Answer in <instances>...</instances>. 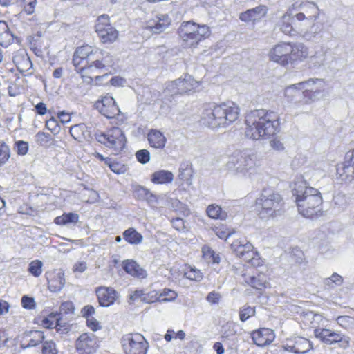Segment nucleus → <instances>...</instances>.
Masks as SVG:
<instances>
[{
  "instance_id": "obj_1",
  "label": "nucleus",
  "mask_w": 354,
  "mask_h": 354,
  "mask_svg": "<svg viewBox=\"0 0 354 354\" xmlns=\"http://www.w3.org/2000/svg\"><path fill=\"white\" fill-rule=\"evenodd\" d=\"M245 124V136L254 140L269 139L279 131V115L266 109H257L248 113Z\"/></svg>"
},
{
  "instance_id": "obj_2",
  "label": "nucleus",
  "mask_w": 354,
  "mask_h": 354,
  "mask_svg": "<svg viewBox=\"0 0 354 354\" xmlns=\"http://www.w3.org/2000/svg\"><path fill=\"white\" fill-rule=\"evenodd\" d=\"M239 116V108L233 102L209 104L203 111L201 122L212 129L226 127L235 122Z\"/></svg>"
},
{
  "instance_id": "obj_3",
  "label": "nucleus",
  "mask_w": 354,
  "mask_h": 354,
  "mask_svg": "<svg viewBox=\"0 0 354 354\" xmlns=\"http://www.w3.org/2000/svg\"><path fill=\"white\" fill-rule=\"evenodd\" d=\"M292 194L300 214L304 217H312L319 211L322 203V198L319 192L307 185L306 181L298 179L295 183Z\"/></svg>"
},
{
  "instance_id": "obj_4",
  "label": "nucleus",
  "mask_w": 354,
  "mask_h": 354,
  "mask_svg": "<svg viewBox=\"0 0 354 354\" xmlns=\"http://www.w3.org/2000/svg\"><path fill=\"white\" fill-rule=\"evenodd\" d=\"M280 30L286 35L290 37H299L308 41H315L322 38L325 32V24H314L310 30L303 28L297 20L295 19L292 12L288 9L280 18L278 22Z\"/></svg>"
},
{
  "instance_id": "obj_5",
  "label": "nucleus",
  "mask_w": 354,
  "mask_h": 354,
  "mask_svg": "<svg viewBox=\"0 0 354 354\" xmlns=\"http://www.w3.org/2000/svg\"><path fill=\"white\" fill-rule=\"evenodd\" d=\"M292 12L295 19L303 28L310 30L314 24H323L317 20L319 17L320 10L318 6L313 1L296 2L289 7Z\"/></svg>"
},
{
  "instance_id": "obj_6",
  "label": "nucleus",
  "mask_w": 354,
  "mask_h": 354,
  "mask_svg": "<svg viewBox=\"0 0 354 354\" xmlns=\"http://www.w3.org/2000/svg\"><path fill=\"white\" fill-rule=\"evenodd\" d=\"M282 205L281 195L269 189H264L256 201V209L263 219L279 215Z\"/></svg>"
},
{
  "instance_id": "obj_7",
  "label": "nucleus",
  "mask_w": 354,
  "mask_h": 354,
  "mask_svg": "<svg viewBox=\"0 0 354 354\" xmlns=\"http://www.w3.org/2000/svg\"><path fill=\"white\" fill-rule=\"evenodd\" d=\"M256 165L257 157L248 150L235 151L226 163L228 170L243 176L254 172Z\"/></svg>"
},
{
  "instance_id": "obj_8",
  "label": "nucleus",
  "mask_w": 354,
  "mask_h": 354,
  "mask_svg": "<svg viewBox=\"0 0 354 354\" xmlns=\"http://www.w3.org/2000/svg\"><path fill=\"white\" fill-rule=\"evenodd\" d=\"M209 27L206 25H199L192 21H184L178 28V35L189 47L196 46L201 41L210 35Z\"/></svg>"
},
{
  "instance_id": "obj_9",
  "label": "nucleus",
  "mask_w": 354,
  "mask_h": 354,
  "mask_svg": "<svg viewBox=\"0 0 354 354\" xmlns=\"http://www.w3.org/2000/svg\"><path fill=\"white\" fill-rule=\"evenodd\" d=\"M324 86V82L322 79H309L287 87L285 95L288 97L295 95L299 94V90L304 88L303 95L306 99V103H310L319 98Z\"/></svg>"
},
{
  "instance_id": "obj_10",
  "label": "nucleus",
  "mask_w": 354,
  "mask_h": 354,
  "mask_svg": "<svg viewBox=\"0 0 354 354\" xmlns=\"http://www.w3.org/2000/svg\"><path fill=\"white\" fill-rule=\"evenodd\" d=\"M95 137L97 142L116 153L124 148L127 142L123 131L119 127H113L105 133H96Z\"/></svg>"
},
{
  "instance_id": "obj_11",
  "label": "nucleus",
  "mask_w": 354,
  "mask_h": 354,
  "mask_svg": "<svg viewBox=\"0 0 354 354\" xmlns=\"http://www.w3.org/2000/svg\"><path fill=\"white\" fill-rule=\"evenodd\" d=\"M231 248L237 257L250 263L252 266H259L261 264L259 254L254 250L252 244L247 240H236L231 244Z\"/></svg>"
},
{
  "instance_id": "obj_12",
  "label": "nucleus",
  "mask_w": 354,
  "mask_h": 354,
  "mask_svg": "<svg viewBox=\"0 0 354 354\" xmlns=\"http://www.w3.org/2000/svg\"><path fill=\"white\" fill-rule=\"evenodd\" d=\"M122 344L126 354H146L148 348V342L140 333L124 335Z\"/></svg>"
},
{
  "instance_id": "obj_13",
  "label": "nucleus",
  "mask_w": 354,
  "mask_h": 354,
  "mask_svg": "<svg viewBox=\"0 0 354 354\" xmlns=\"http://www.w3.org/2000/svg\"><path fill=\"white\" fill-rule=\"evenodd\" d=\"M91 65H89L85 70H91V74L95 70L109 71L115 70V60L113 57L106 51L95 50Z\"/></svg>"
},
{
  "instance_id": "obj_14",
  "label": "nucleus",
  "mask_w": 354,
  "mask_h": 354,
  "mask_svg": "<svg viewBox=\"0 0 354 354\" xmlns=\"http://www.w3.org/2000/svg\"><path fill=\"white\" fill-rule=\"evenodd\" d=\"M75 346L78 354H93L99 346L97 337L91 333L81 334Z\"/></svg>"
},
{
  "instance_id": "obj_15",
  "label": "nucleus",
  "mask_w": 354,
  "mask_h": 354,
  "mask_svg": "<svg viewBox=\"0 0 354 354\" xmlns=\"http://www.w3.org/2000/svg\"><path fill=\"white\" fill-rule=\"evenodd\" d=\"M337 178L345 183H352L354 181V148L352 151L346 153L345 162L337 165Z\"/></svg>"
},
{
  "instance_id": "obj_16",
  "label": "nucleus",
  "mask_w": 354,
  "mask_h": 354,
  "mask_svg": "<svg viewBox=\"0 0 354 354\" xmlns=\"http://www.w3.org/2000/svg\"><path fill=\"white\" fill-rule=\"evenodd\" d=\"M95 106L102 115L109 119L114 118L120 113V110L114 98L109 95L97 101Z\"/></svg>"
},
{
  "instance_id": "obj_17",
  "label": "nucleus",
  "mask_w": 354,
  "mask_h": 354,
  "mask_svg": "<svg viewBox=\"0 0 354 354\" xmlns=\"http://www.w3.org/2000/svg\"><path fill=\"white\" fill-rule=\"evenodd\" d=\"M285 350L296 354H304L313 347L311 342L302 337H293L286 339L283 344Z\"/></svg>"
},
{
  "instance_id": "obj_18",
  "label": "nucleus",
  "mask_w": 354,
  "mask_h": 354,
  "mask_svg": "<svg viewBox=\"0 0 354 354\" xmlns=\"http://www.w3.org/2000/svg\"><path fill=\"white\" fill-rule=\"evenodd\" d=\"M289 42H279L269 51L270 60L281 66L289 64Z\"/></svg>"
},
{
  "instance_id": "obj_19",
  "label": "nucleus",
  "mask_w": 354,
  "mask_h": 354,
  "mask_svg": "<svg viewBox=\"0 0 354 354\" xmlns=\"http://www.w3.org/2000/svg\"><path fill=\"white\" fill-rule=\"evenodd\" d=\"M95 293L101 306L109 307L119 297L118 292L112 287L100 286L96 288Z\"/></svg>"
},
{
  "instance_id": "obj_20",
  "label": "nucleus",
  "mask_w": 354,
  "mask_h": 354,
  "mask_svg": "<svg viewBox=\"0 0 354 354\" xmlns=\"http://www.w3.org/2000/svg\"><path fill=\"white\" fill-rule=\"evenodd\" d=\"M45 337L44 333L40 330H30L24 333L21 347L24 349L35 347L43 342Z\"/></svg>"
},
{
  "instance_id": "obj_21",
  "label": "nucleus",
  "mask_w": 354,
  "mask_h": 354,
  "mask_svg": "<svg viewBox=\"0 0 354 354\" xmlns=\"http://www.w3.org/2000/svg\"><path fill=\"white\" fill-rule=\"evenodd\" d=\"M268 10L267 6L260 5L241 12L239 19L244 22L259 21L266 15Z\"/></svg>"
},
{
  "instance_id": "obj_22",
  "label": "nucleus",
  "mask_w": 354,
  "mask_h": 354,
  "mask_svg": "<svg viewBox=\"0 0 354 354\" xmlns=\"http://www.w3.org/2000/svg\"><path fill=\"white\" fill-rule=\"evenodd\" d=\"M275 335L272 330L263 328L252 333L253 342L258 346H265L271 344Z\"/></svg>"
},
{
  "instance_id": "obj_23",
  "label": "nucleus",
  "mask_w": 354,
  "mask_h": 354,
  "mask_svg": "<svg viewBox=\"0 0 354 354\" xmlns=\"http://www.w3.org/2000/svg\"><path fill=\"white\" fill-rule=\"evenodd\" d=\"M289 64L302 61L308 55V48L302 43L289 42Z\"/></svg>"
},
{
  "instance_id": "obj_24",
  "label": "nucleus",
  "mask_w": 354,
  "mask_h": 354,
  "mask_svg": "<svg viewBox=\"0 0 354 354\" xmlns=\"http://www.w3.org/2000/svg\"><path fill=\"white\" fill-rule=\"evenodd\" d=\"M12 61L20 73L28 72V74L32 73V71L29 72L32 68V63L25 51L20 50L17 52L12 57Z\"/></svg>"
},
{
  "instance_id": "obj_25",
  "label": "nucleus",
  "mask_w": 354,
  "mask_h": 354,
  "mask_svg": "<svg viewBox=\"0 0 354 354\" xmlns=\"http://www.w3.org/2000/svg\"><path fill=\"white\" fill-rule=\"evenodd\" d=\"M314 335L316 338L320 339L323 343L331 345L337 343L341 339L342 333L326 328H316L314 330Z\"/></svg>"
},
{
  "instance_id": "obj_26",
  "label": "nucleus",
  "mask_w": 354,
  "mask_h": 354,
  "mask_svg": "<svg viewBox=\"0 0 354 354\" xmlns=\"http://www.w3.org/2000/svg\"><path fill=\"white\" fill-rule=\"evenodd\" d=\"M48 288L53 292H59L65 285L64 273L62 270L55 271L47 277Z\"/></svg>"
},
{
  "instance_id": "obj_27",
  "label": "nucleus",
  "mask_w": 354,
  "mask_h": 354,
  "mask_svg": "<svg viewBox=\"0 0 354 354\" xmlns=\"http://www.w3.org/2000/svg\"><path fill=\"white\" fill-rule=\"evenodd\" d=\"M73 63L76 72L80 74L83 81L87 84L91 83L93 82V78L90 76L91 70H85L89 66V64L86 63V59L73 55Z\"/></svg>"
},
{
  "instance_id": "obj_28",
  "label": "nucleus",
  "mask_w": 354,
  "mask_h": 354,
  "mask_svg": "<svg viewBox=\"0 0 354 354\" xmlns=\"http://www.w3.org/2000/svg\"><path fill=\"white\" fill-rule=\"evenodd\" d=\"M171 24V19L167 15H160L149 22L148 27L155 34L163 32Z\"/></svg>"
},
{
  "instance_id": "obj_29",
  "label": "nucleus",
  "mask_w": 354,
  "mask_h": 354,
  "mask_svg": "<svg viewBox=\"0 0 354 354\" xmlns=\"http://www.w3.org/2000/svg\"><path fill=\"white\" fill-rule=\"evenodd\" d=\"M123 269L124 271L140 279H144L147 277V272L142 268L135 261L126 260L123 261Z\"/></svg>"
},
{
  "instance_id": "obj_30",
  "label": "nucleus",
  "mask_w": 354,
  "mask_h": 354,
  "mask_svg": "<svg viewBox=\"0 0 354 354\" xmlns=\"http://www.w3.org/2000/svg\"><path fill=\"white\" fill-rule=\"evenodd\" d=\"M147 140L150 146L156 149H163L167 141L163 133L156 129H151L149 131Z\"/></svg>"
},
{
  "instance_id": "obj_31",
  "label": "nucleus",
  "mask_w": 354,
  "mask_h": 354,
  "mask_svg": "<svg viewBox=\"0 0 354 354\" xmlns=\"http://www.w3.org/2000/svg\"><path fill=\"white\" fill-rule=\"evenodd\" d=\"M74 306L71 301L63 302L59 307V312H56L54 315L56 321V326L64 327L66 322L63 321L64 315L72 314L74 312Z\"/></svg>"
},
{
  "instance_id": "obj_32",
  "label": "nucleus",
  "mask_w": 354,
  "mask_h": 354,
  "mask_svg": "<svg viewBox=\"0 0 354 354\" xmlns=\"http://www.w3.org/2000/svg\"><path fill=\"white\" fill-rule=\"evenodd\" d=\"M176 80L179 86L178 90L181 94L192 91L199 86V82L188 75H185L183 79L180 78Z\"/></svg>"
},
{
  "instance_id": "obj_33",
  "label": "nucleus",
  "mask_w": 354,
  "mask_h": 354,
  "mask_svg": "<svg viewBox=\"0 0 354 354\" xmlns=\"http://www.w3.org/2000/svg\"><path fill=\"white\" fill-rule=\"evenodd\" d=\"M174 180V174L167 170H159L151 174V180L154 184L170 183Z\"/></svg>"
},
{
  "instance_id": "obj_34",
  "label": "nucleus",
  "mask_w": 354,
  "mask_h": 354,
  "mask_svg": "<svg viewBox=\"0 0 354 354\" xmlns=\"http://www.w3.org/2000/svg\"><path fill=\"white\" fill-rule=\"evenodd\" d=\"M103 43L114 41L118 35V31L112 26L95 30Z\"/></svg>"
},
{
  "instance_id": "obj_35",
  "label": "nucleus",
  "mask_w": 354,
  "mask_h": 354,
  "mask_svg": "<svg viewBox=\"0 0 354 354\" xmlns=\"http://www.w3.org/2000/svg\"><path fill=\"white\" fill-rule=\"evenodd\" d=\"M206 212L208 216L213 219L224 220L227 216V212L223 211L219 205L215 204L209 205L207 207Z\"/></svg>"
},
{
  "instance_id": "obj_36",
  "label": "nucleus",
  "mask_w": 354,
  "mask_h": 354,
  "mask_svg": "<svg viewBox=\"0 0 354 354\" xmlns=\"http://www.w3.org/2000/svg\"><path fill=\"white\" fill-rule=\"evenodd\" d=\"M94 51L91 46H82L77 48L75 50L74 55L76 56H80L82 58L86 59V63L91 65L93 58L94 56Z\"/></svg>"
},
{
  "instance_id": "obj_37",
  "label": "nucleus",
  "mask_w": 354,
  "mask_h": 354,
  "mask_svg": "<svg viewBox=\"0 0 354 354\" xmlns=\"http://www.w3.org/2000/svg\"><path fill=\"white\" fill-rule=\"evenodd\" d=\"M124 239L130 244L137 245L142 241V236L133 228H129L123 232Z\"/></svg>"
},
{
  "instance_id": "obj_38",
  "label": "nucleus",
  "mask_w": 354,
  "mask_h": 354,
  "mask_svg": "<svg viewBox=\"0 0 354 354\" xmlns=\"http://www.w3.org/2000/svg\"><path fill=\"white\" fill-rule=\"evenodd\" d=\"M79 220V216L77 214L69 212L64 213L62 216H57L54 222L55 224L59 225H65L68 223H76Z\"/></svg>"
},
{
  "instance_id": "obj_39",
  "label": "nucleus",
  "mask_w": 354,
  "mask_h": 354,
  "mask_svg": "<svg viewBox=\"0 0 354 354\" xmlns=\"http://www.w3.org/2000/svg\"><path fill=\"white\" fill-rule=\"evenodd\" d=\"M242 283H246L255 289L261 290L266 287V281L262 276H247L245 279L241 281Z\"/></svg>"
},
{
  "instance_id": "obj_40",
  "label": "nucleus",
  "mask_w": 354,
  "mask_h": 354,
  "mask_svg": "<svg viewBox=\"0 0 354 354\" xmlns=\"http://www.w3.org/2000/svg\"><path fill=\"white\" fill-rule=\"evenodd\" d=\"M203 257L208 263H219L220 257L210 247L204 245L202 248Z\"/></svg>"
},
{
  "instance_id": "obj_41",
  "label": "nucleus",
  "mask_w": 354,
  "mask_h": 354,
  "mask_svg": "<svg viewBox=\"0 0 354 354\" xmlns=\"http://www.w3.org/2000/svg\"><path fill=\"white\" fill-rule=\"evenodd\" d=\"M221 337L223 340H232L236 334V326L232 322H227L222 326Z\"/></svg>"
},
{
  "instance_id": "obj_42",
  "label": "nucleus",
  "mask_w": 354,
  "mask_h": 354,
  "mask_svg": "<svg viewBox=\"0 0 354 354\" xmlns=\"http://www.w3.org/2000/svg\"><path fill=\"white\" fill-rule=\"evenodd\" d=\"M104 162L113 172L117 174H124L127 170V166L126 165L113 160L110 158L104 159Z\"/></svg>"
},
{
  "instance_id": "obj_43",
  "label": "nucleus",
  "mask_w": 354,
  "mask_h": 354,
  "mask_svg": "<svg viewBox=\"0 0 354 354\" xmlns=\"http://www.w3.org/2000/svg\"><path fill=\"white\" fill-rule=\"evenodd\" d=\"M192 173V169L188 163L182 164L179 168L178 178L187 185H191Z\"/></svg>"
},
{
  "instance_id": "obj_44",
  "label": "nucleus",
  "mask_w": 354,
  "mask_h": 354,
  "mask_svg": "<svg viewBox=\"0 0 354 354\" xmlns=\"http://www.w3.org/2000/svg\"><path fill=\"white\" fill-rule=\"evenodd\" d=\"M343 277L337 273H333L330 277L324 280V285L327 289H332L337 286H341L343 283Z\"/></svg>"
},
{
  "instance_id": "obj_45",
  "label": "nucleus",
  "mask_w": 354,
  "mask_h": 354,
  "mask_svg": "<svg viewBox=\"0 0 354 354\" xmlns=\"http://www.w3.org/2000/svg\"><path fill=\"white\" fill-rule=\"evenodd\" d=\"M184 277L192 281H201L203 278V274L200 270L189 266L184 271Z\"/></svg>"
},
{
  "instance_id": "obj_46",
  "label": "nucleus",
  "mask_w": 354,
  "mask_h": 354,
  "mask_svg": "<svg viewBox=\"0 0 354 354\" xmlns=\"http://www.w3.org/2000/svg\"><path fill=\"white\" fill-rule=\"evenodd\" d=\"M337 323L346 330L354 328V318L350 316H339L336 319Z\"/></svg>"
},
{
  "instance_id": "obj_47",
  "label": "nucleus",
  "mask_w": 354,
  "mask_h": 354,
  "mask_svg": "<svg viewBox=\"0 0 354 354\" xmlns=\"http://www.w3.org/2000/svg\"><path fill=\"white\" fill-rule=\"evenodd\" d=\"M43 263L39 260H34L30 262L28 266V272L32 274L34 277H38L41 275Z\"/></svg>"
},
{
  "instance_id": "obj_48",
  "label": "nucleus",
  "mask_w": 354,
  "mask_h": 354,
  "mask_svg": "<svg viewBox=\"0 0 354 354\" xmlns=\"http://www.w3.org/2000/svg\"><path fill=\"white\" fill-rule=\"evenodd\" d=\"M178 84L177 80L171 82L167 84L165 89L164 90L165 96H174L178 94H181L180 90H178Z\"/></svg>"
},
{
  "instance_id": "obj_49",
  "label": "nucleus",
  "mask_w": 354,
  "mask_h": 354,
  "mask_svg": "<svg viewBox=\"0 0 354 354\" xmlns=\"http://www.w3.org/2000/svg\"><path fill=\"white\" fill-rule=\"evenodd\" d=\"M159 296L160 302H167L174 300L177 297V293L171 289H164Z\"/></svg>"
},
{
  "instance_id": "obj_50",
  "label": "nucleus",
  "mask_w": 354,
  "mask_h": 354,
  "mask_svg": "<svg viewBox=\"0 0 354 354\" xmlns=\"http://www.w3.org/2000/svg\"><path fill=\"white\" fill-rule=\"evenodd\" d=\"M10 153L8 146L4 142L0 144V167L8 160Z\"/></svg>"
},
{
  "instance_id": "obj_51",
  "label": "nucleus",
  "mask_w": 354,
  "mask_h": 354,
  "mask_svg": "<svg viewBox=\"0 0 354 354\" xmlns=\"http://www.w3.org/2000/svg\"><path fill=\"white\" fill-rule=\"evenodd\" d=\"M232 269L234 274L241 277V279H239L241 283V281L245 279L248 276V270L245 269L244 266L241 263L233 265Z\"/></svg>"
},
{
  "instance_id": "obj_52",
  "label": "nucleus",
  "mask_w": 354,
  "mask_h": 354,
  "mask_svg": "<svg viewBox=\"0 0 354 354\" xmlns=\"http://www.w3.org/2000/svg\"><path fill=\"white\" fill-rule=\"evenodd\" d=\"M42 354H57L55 343L53 341H46L42 346Z\"/></svg>"
},
{
  "instance_id": "obj_53",
  "label": "nucleus",
  "mask_w": 354,
  "mask_h": 354,
  "mask_svg": "<svg viewBox=\"0 0 354 354\" xmlns=\"http://www.w3.org/2000/svg\"><path fill=\"white\" fill-rule=\"evenodd\" d=\"M51 136L49 133L39 131L35 135V141L40 146H45L50 142Z\"/></svg>"
},
{
  "instance_id": "obj_54",
  "label": "nucleus",
  "mask_w": 354,
  "mask_h": 354,
  "mask_svg": "<svg viewBox=\"0 0 354 354\" xmlns=\"http://www.w3.org/2000/svg\"><path fill=\"white\" fill-rule=\"evenodd\" d=\"M14 39L13 35L10 30L8 31L0 33V45L3 47H7L12 42Z\"/></svg>"
},
{
  "instance_id": "obj_55",
  "label": "nucleus",
  "mask_w": 354,
  "mask_h": 354,
  "mask_svg": "<svg viewBox=\"0 0 354 354\" xmlns=\"http://www.w3.org/2000/svg\"><path fill=\"white\" fill-rule=\"evenodd\" d=\"M136 157L138 162L146 164L150 160V153L147 149H140L136 153Z\"/></svg>"
},
{
  "instance_id": "obj_56",
  "label": "nucleus",
  "mask_w": 354,
  "mask_h": 354,
  "mask_svg": "<svg viewBox=\"0 0 354 354\" xmlns=\"http://www.w3.org/2000/svg\"><path fill=\"white\" fill-rule=\"evenodd\" d=\"M46 127L54 134L58 133L60 130V127L57 120L53 117L46 122Z\"/></svg>"
},
{
  "instance_id": "obj_57",
  "label": "nucleus",
  "mask_w": 354,
  "mask_h": 354,
  "mask_svg": "<svg viewBox=\"0 0 354 354\" xmlns=\"http://www.w3.org/2000/svg\"><path fill=\"white\" fill-rule=\"evenodd\" d=\"M255 310L253 308L248 306L242 308L239 312V317L242 322H245L250 317L254 315Z\"/></svg>"
},
{
  "instance_id": "obj_58",
  "label": "nucleus",
  "mask_w": 354,
  "mask_h": 354,
  "mask_svg": "<svg viewBox=\"0 0 354 354\" xmlns=\"http://www.w3.org/2000/svg\"><path fill=\"white\" fill-rule=\"evenodd\" d=\"M328 51V48L326 47H321L320 50L317 51L312 59H317V61L316 62L319 65L324 64V62L326 61V54Z\"/></svg>"
},
{
  "instance_id": "obj_59",
  "label": "nucleus",
  "mask_w": 354,
  "mask_h": 354,
  "mask_svg": "<svg viewBox=\"0 0 354 354\" xmlns=\"http://www.w3.org/2000/svg\"><path fill=\"white\" fill-rule=\"evenodd\" d=\"M111 26L109 21V17L107 15H102L98 17L95 24V30Z\"/></svg>"
},
{
  "instance_id": "obj_60",
  "label": "nucleus",
  "mask_w": 354,
  "mask_h": 354,
  "mask_svg": "<svg viewBox=\"0 0 354 354\" xmlns=\"http://www.w3.org/2000/svg\"><path fill=\"white\" fill-rule=\"evenodd\" d=\"M16 150L19 155L24 156L28 150V143L27 142L19 140L15 143Z\"/></svg>"
},
{
  "instance_id": "obj_61",
  "label": "nucleus",
  "mask_w": 354,
  "mask_h": 354,
  "mask_svg": "<svg viewBox=\"0 0 354 354\" xmlns=\"http://www.w3.org/2000/svg\"><path fill=\"white\" fill-rule=\"evenodd\" d=\"M156 301H160V296L159 294L156 291H151L148 293H145V297H143L144 303H153Z\"/></svg>"
},
{
  "instance_id": "obj_62",
  "label": "nucleus",
  "mask_w": 354,
  "mask_h": 354,
  "mask_svg": "<svg viewBox=\"0 0 354 354\" xmlns=\"http://www.w3.org/2000/svg\"><path fill=\"white\" fill-rule=\"evenodd\" d=\"M147 194V188L141 186L137 185L134 189V196L140 201H143L145 199V196Z\"/></svg>"
},
{
  "instance_id": "obj_63",
  "label": "nucleus",
  "mask_w": 354,
  "mask_h": 354,
  "mask_svg": "<svg viewBox=\"0 0 354 354\" xmlns=\"http://www.w3.org/2000/svg\"><path fill=\"white\" fill-rule=\"evenodd\" d=\"M24 4V11L28 15H31L34 12L37 0H23Z\"/></svg>"
},
{
  "instance_id": "obj_64",
  "label": "nucleus",
  "mask_w": 354,
  "mask_h": 354,
  "mask_svg": "<svg viewBox=\"0 0 354 354\" xmlns=\"http://www.w3.org/2000/svg\"><path fill=\"white\" fill-rule=\"evenodd\" d=\"M21 305L26 309H32L35 306V302L32 297L25 295L21 298Z\"/></svg>"
}]
</instances>
